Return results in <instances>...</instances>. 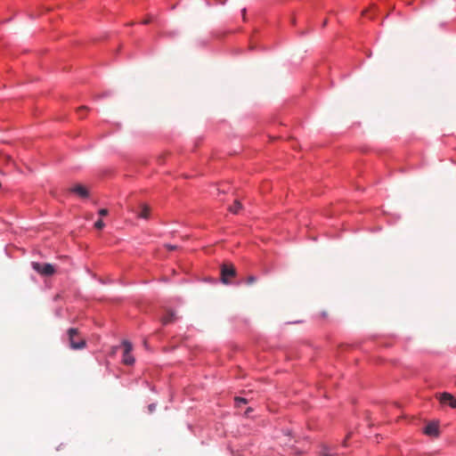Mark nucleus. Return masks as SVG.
<instances>
[{
	"label": "nucleus",
	"mask_w": 456,
	"mask_h": 456,
	"mask_svg": "<svg viewBox=\"0 0 456 456\" xmlns=\"http://www.w3.org/2000/svg\"><path fill=\"white\" fill-rule=\"evenodd\" d=\"M68 337L69 341V346L72 349H83L86 347V340L83 338H78V331L75 328H70L68 330Z\"/></svg>",
	"instance_id": "obj_1"
},
{
	"label": "nucleus",
	"mask_w": 456,
	"mask_h": 456,
	"mask_svg": "<svg viewBox=\"0 0 456 456\" xmlns=\"http://www.w3.org/2000/svg\"><path fill=\"white\" fill-rule=\"evenodd\" d=\"M32 268L43 276H51L54 273L55 269L50 264H41L37 262L31 263Z\"/></svg>",
	"instance_id": "obj_2"
},
{
	"label": "nucleus",
	"mask_w": 456,
	"mask_h": 456,
	"mask_svg": "<svg viewBox=\"0 0 456 456\" xmlns=\"http://www.w3.org/2000/svg\"><path fill=\"white\" fill-rule=\"evenodd\" d=\"M236 270L232 265L224 264L221 266V280L224 283L228 284L229 278L234 277Z\"/></svg>",
	"instance_id": "obj_3"
},
{
	"label": "nucleus",
	"mask_w": 456,
	"mask_h": 456,
	"mask_svg": "<svg viewBox=\"0 0 456 456\" xmlns=\"http://www.w3.org/2000/svg\"><path fill=\"white\" fill-rule=\"evenodd\" d=\"M123 362L126 365H132L134 362V358L132 355V344L128 341H124L123 344Z\"/></svg>",
	"instance_id": "obj_4"
},
{
	"label": "nucleus",
	"mask_w": 456,
	"mask_h": 456,
	"mask_svg": "<svg viewBox=\"0 0 456 456\" xmlns=\"http://www.w3.org/2000/svg\"><path fill=\"white\" fill-rule=\"evenodd\" d=\"M438 399L441 403H448L452 408H456V399L452 396V395L444 392L438 395Z\"/></svg>",
	"instance_id": "obj_5"
},
{
	"label": "nucleus",
	"mask_w": 456,
	"mask_h": 456,
	"mask_svg": "<svg viewBox=\"0 0 456 456\" xmlns=\"http://www.w3.org/2000/svg\"><path fill=\"white\" fill-rule=\"evenodd\" d=\"M424 433L430 436H437L439 435L438 425L435 422L428 423L424 428Z\"/></svg>",
	"instance_id": "obj_6"
},
{
	"label": "nucleus",
	"mask_w": 456,
	"mask_h": 456,
	"mask_svg": "<svg viewBox=\"0 0 456 456\" xmlns=\"http://www.w3.org/2000/svg\"><path fill=\"white\" fill-rule=\"evenodd\" d=\"M70 191L77 194L81 198H86L88 196V191L86 188L81 184L75 185L70 189Z\"/></svg>",
	"instance_id": "obj_7"
},
{
	"label": "nucleus",
	"mask_w": 456,
	"mask_h": 456,
	"mask_svg": "<svg viewBox=\"0 0 456 456\" xmlns=\"http://www.w3.org/2000/svg\"><path fill=\"white\" fill-rule=\"evenodd\" d=\"M176 319L175 314L173 311H168L162 317L161 322L164 325L172 323Z\"/></svg>",
	"instance_id": "obj_8"
},
{
	"label": "nucleus",
	"mask_w": 456,
	"mask_h": 456,
	"mask_svg": "<svg viewBox=\"0 0 456 456\" xmlns=\"http://www.w3.org/2000/svg\"><path fill=\"white\" fill-rule=\"evenodd\" d=\"M138 216L141 218L147 219L150 216V208L147 205H142L140 207V212L138 213Z\"/></svg>",
	"instance_id": "obj_9"
},
{
	"label": "nucleus",
	"mask_w": 456,
	"mask_h": 456,
	"mask_svg": "<svg viewBox=\"0 0 456 456\" xmlns=\"http://www.w3.org/2000/svg\"><path fill=\"white\" fill-rule=\"evenodd\" d=\"M240 208H241V204L240 203V201L235 200L233 205L231 206L229 209L233 214H237Z\"/></svg>",
	"instance_id": "obj_10"
},
{
	"label": "nucleus",
	"mask_w": 456,
	"mask_h": 456,
	"mask_svg": "<svg viewBox=\"0 0 456 456\" xmlns=\"http://www.w3.org/2000/svg\"><path fill=\"white\" fill-rule=\"evenodd\" d=\"M247 403H248V401L245 398L235 397V405H236V407H240L241 404H245Z\"/></svg>",
	"instance_id": "obj_11"
},
{
	"label": "nucleus",
	"mask_w": 456,
	"mask_h": 456,
	"mask_svg": "<svg viewBox=\"0 0 456 456\" xmlns=\"http://www.w3.org/2000/svg\"><path fill=\"white\" fill-rule=\"evenodd\" d=\"M321 454L322 456H334V454L327 448H323Z\"/></svg>",
	"instance_id": "obj_12"
},
{
	"label": "nucleus",
	"mask_w": 456,
	"mask_h": 456,
	"mask_svg": "<svg viewBox=\"0 0 456 456\" xmlns=\"http://www.w3.org/2000/svg\"><path fill=\"white\" fill-rule=\"evenodd\" d=\"M94 227L96 229H98V230H101V229H102L104 227V223L102 222V220L100 219V220L95 222Z\"/></svg>",
	"instance_id": "obj_13"
},
{
	"label": "nucleus",
	"mask_w": 456,
	"mask_h": 456,
	"mask_svg": "<svg viewBox=\"0 0 456 456\" xmlns=\"http://www.w3.org/2000/svg\"><path fill=\"white\" fill-rule=\"evenodd\" d=\"M256 280V278L255 276H248V279H247V283L248 284H252L253 282H255Z\"/></svg>",
	"instance_id": "obj_14"
},
{
	"label": "nucleus",
	"mask_w": 456,
	"mask_h": 456,
	"mask_svg": "<svg viewBox=\"0 0 456 456\" xmlns=\"http://www.w3.org/2000/svg\"><path fill=\"white\" fill-rule=\"evenodd\" d=\"M107 214H108V210L106 208H102L99 210V215L101 216H107Z\"/></svg>",
	"instance_id": "obj_15"
},
{
	"label": "nucleus",
	"mask_w": 456,
	"mask_h": 456,
	"mask_svg": "<svg viewBox=\"0 0 456 456\" xmlns=\"http://www.w3.org/2000/svg\"><path fill=\"white\" fill-rule=\"evenodd\" d=\"M156 409V404L155 403H151L149 406H148V410H149V412L151 413L155 411Z\"/></svg>",
	"instance_id": "obj_16"
},
{
	"label": "nucleus",
	"mask_w": 456,
	"mask_h": 456,
	"mask_svg": "<svg viewBox=\"0 0 456 456\" xmlns=\"http://www.w3.org/2000/svg\"><path fill=\"white\" fill-rule=\"evenodd\" d=\"M167 249L169 250H175L176 248V246H173V245H167Z\"/></svg>",
	"instance_id": "obj_17"
},
{
	"label": "nucleus",
	"mask_w": 456,
	"mask_h": 456,
	"mask_svg": "<svg viewBox=\"0 0 456 456\" xmlns=\"http://www.w3.org/2000/svg\"><path fill=\"white\" fill-rule=\"evenodd\" d=\"M86 109V107L85 106H82L78 109V112L82 111V110H85Z\"/></svg>",
	"instance_id": "obj_18"
}]
</instances>
